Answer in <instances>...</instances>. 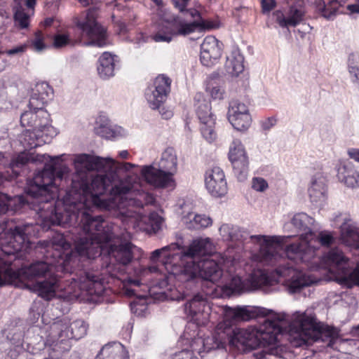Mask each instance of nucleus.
Segmentation results:
<instances>
[{
	"mask_svg": "<svg viewBox=\"0 0 359 359\" xmlns=\"http://www.w3.org/2000/svg\"><path fill=\"white\" fill-rule=\"evenodd\" d=\"M224 90L219 86H212L210 90V94L213 99H222Z\"/></svg>",
	"mask_w": 359,
	"mask_h": 359,
	"instance_id": "55",
	"label": "nucleus"
},
{
	"mask_svg": "<svg viewBox=\"0 0 359 359\" xmlns=\"http://www.w3.org/2000/svg\"><path fill=\"white\" fill-rule=\"evenodd\" d=\"M117 56L108 52H104L100 57L97 66V72L100 78L107 79L114 76Z\"/></svg>",
	"mask_w": 359,
	"mask_h": 359,
	"instance_id": "27",
	"label": "nucleus"
},
{
	"mask_svg": "<svg viewBox=\"0 0 359 359\" xmlns=\"http://www.w3.org/2000/svg\"><path fill=\"white\" fill-rule=\"evenodd\" d=\"M104 248H108V253L111 259H114L117 263L126 266L131 262L133 259V249L135 248L130 242L116 244L112 239Z\"/></svg>",
	"mask_w": 359,
	"mask_h": 359,
	"instance_id": "22",
	"label": "nucleus"
},
{
	"mask_svg": "<svg viewBox=\"0 0 359 359\" xmlns=\"http://www.w3.org/2000/svg\"><path fill=\"white\" fill-rule=\"evenodd\" d=\"M359 58L352 53L348 56V72L351 74V81L357 84L359 88Z\"/></svg>",
	"mask_w": 359,
	"mask_h": 359,
	"instance_id": "42",
	"label": "nucleus"
},
{
	"mask_svg": "<svg viewBox=\"0 0 359 359\" xmlns=\"http://www.w3.org/2000/svg\"><path fill=\"white\" fill-rule=\"evenodd\" d=\"M276 123V119L273 117H269L262 123V127L264 130L271 129Z\"/></svg>",
	"mask_w": 359,
	"mask_h": 359,
	"instance_id": "57",
	"label": "nucleus"
},
{
	"mask_svg": "<svg viewBox=\"0 0 359 359\" xmlns=\"http://www.w3.org/2000/svg\"><path fill=\"white\" fill-rule=\"evenodd\" d=\"M349 158L353 159L355 161L359 163V149L350 148L347 151Z\"/></svg>",
	"mask_w": 359,
	"mask_h": 359,
	"instance_id": "58",
	"label": "nucleus"
},
{
	"mask_svg": "<svg viewBox=\"0 0 359 359\" xmlns=\"http://www.w3.org/2000/svg\"><path fill=\"white\" fill-rule=\"evenodd\" d=\"M311 238H313V240L311 245L316 247L315 248V251L318 249L320 245L329 247L334 241V238L332 233L327 231H321L317 235L313 233V237L309 238L310 240Z\"/></svg>",
	"mask_w": 359,
	"mask_h": 359,
	"instance_id": "38",
	"label": "nucleus"
},
{
	"mask_svg": "<svg viewBox=\"0 0 359 359\" xmlns=\"http://www.w3.org/2000/svg\"><path fill=\"white\" fill-rule=\"evenodd\" d=\"M73 21L81 32V36L89 39L88 41L83 43L84 45L98 47H104L107 45L105 29L99 25L92 15L87 14L83 22H81L77 17H74Z\"/></svg>",
	"mask_w": 359,
	"mask_h": 359,
	"instance_id": "12",
	"label": "nucleus"
},
{
	"mask_svg": "<svg viewBox=\"0 0 359 359\" xmlns=\"http://www.w3.org/2000/svg\"><path fill=\"white\" fill-rule=\"evenodd\" d=\"M210 104L203 100L196 108V114L201 123V132L203 137L208 142H213L217 137L215 131V118L211 112Z\"/></svg>",
	"mask_w": 359,
	"mask_h": 359,
	"instance_id": "18",
	"label": "nucleus"
},
{
	"mask_svg": "<svg viewBox=\"0 0 359 359\" xmlns=\"http://www.w3.org/2000/svg\"><path fill=\"white\" fill-rule=\"evenodd\" d=\"M241 114H250L248 106L238 100H231L229 102L227 116H232Z\"/></svg>",
	"mask_w": 359,
	"mask_h": 359,
	"instance_id": "43",
	"label": "nucleus"
},
{
	"mask_svg": "<svg viewBox=\"0 0 359 359\" xmlns=\"http://www.w3.org/2000/svg\"><path fill=\"white\" fill-rule=\"evenodd\" d=\"M347 0H332L325 4L323 0H319L316 5V10L322 17L327 20H333L339 13V8L342 6Z\"/></svg>",
	"mask_w": 359,
	"mask_h": 359,
	"instance_id": "28",
	"label": "nucleus"
},
{
	"mask_svg": "<svg viewBox=\"0 0 359 359\" xmlns=\"http://www.w3.org/2000/svg\"><path fill=\"white\" fill-rule=\"evenodd\" d=\"M222 43L215 36H206L201 45L200 60L203 65L211 67L216 64L222 55Z\"/></svg>",
	"mask_w": 359,
	"mask_h": 359,
	"instance_id": "19",
	"label": "nucleus"
},
{
	"mask_svg": "<svg viewBox=\"0 0 359 359\" xmlns=\"http://www.w3.org/2000/svg\"><path fill=\"white\" fill-rule=\"evenodd\" d=\"M36 0H25V4L27 8H33L35 6Z\"/></svg>",
	"mask_w": 359,
	"mask_h": 359,
	"instance_id": "64",
	"label": "nucleus"
},
{
	"mask_svg": "<svg viewBox=\"0 0 359 359\" xmlns=\"http://www.w3.org/2000/svg\"><path fill=\"white\" fill-rule=\"evenodd\" d=\"M32 43L35 50L38 52L42 51L46 48V45L44 43V36L41 31H38L35 33Z\"/></svg>",
	"mask_w": 359,
	"mask_h": 359,
	"instance_id": "49",
	"label": "nucleus"
},
{
	"mask_svg": "<svg viewBox=\"0 0 359 359\" xmlns=\"http://www.w3.org/2000/svg\"><path fill=\"white\" fill-rule=\"evenodd\" d=\"M276 6L275 0H262L263 13L270 12Z\"/></svg>",
	"mask_w": 359,
	"mask_h": 359,
	"instance_id": "56",
	"label": "nucleus"
},
{
	"mask_svg": "<svg viewBox=\"0 0 359 359\" xmlns=\"http://www.w3.org/2000/svg\"><path fill=\"white\" fill-rule=\"evenodd\" d=\"M149 224L154 233L158 232L162 227L163 219L156 212L151 213L149 217Z\"/></svg>",
	"mask_w": 359,
	"mask_h": 359,
	"instance_id": "47",
	"label": "nucleus"
},
{
	"mask_svg": "<svg viewBox=\"0 0 359 359\" xmlns=\"http://www.w3.org/2000/svg\"><path fill=\"white\" fill-rule=\"evenodd\" d=\"M272 282L273 280L262 270L253 271L248 279L250 290H256L262 286L271 285H272Z\"/></svg>",
	"mask_w": 359,
	"mask_h": 359,
	"instance_id": "35",
	"label": "nucleus"
},
{
	"mask_svg": "<svg viewBox=\"0 0 359 359\" xmlns=\"http://www.w3.org/2000/svg\"><path fill=\"white\" fill-rule=\"evenodd\" d=\"M163 28L153 36L156 42L169 43L173 36H186L194 32L197 29L200 30L211 29L218 26L210 21H193L186 22L184 20L174 15H165L163 17Z\"/></svg>",
	"mask_w": 359,
	"mask_h": 359,
	"instance_id": "10",
	"label": "nucleus"
},
{
	"mask_svg": "<svg viewBox=\"0 0 359 359\" xmlns=\"http://www.w3.org/2000/svg\"><path fill=\"white\" fill-rule=\"evenodd\" d=\"M29 111H26L22 114L20 116V123L22 127L29 126L32 128H34V119L38 117V109L31 108L29 106Z\"/></svg>",
	"mask_w": 359,
	"mask_h": 359,
	"instance_id": "44",
	"label": "nucleus"
},
{
	"mask_svg": "<svg viewBox=\"0 0 359 359\" xmlns=\"http://www.w3.org/2000/svg\"><path fill=\"white\" fill-rule=\"evenodd\" d=\"M123 346L121 344L106 345L95 359H127Z\"/></svg>",
	"mask_w": 359,
	"mask_h": 359,
	"instance_id": "33",
	"label": "nucleus"
},
{
	"mask_svg": "<svg viewBox=\"0 0 359 359\" xmlns=\"http://www.w3.org/2000/svg\"><path fill=\"white\" fill-rule=\"evenodd\" d=\"M205 183L208 192L214 197H222L227 193L225 175L219 167H213L206 172Z\"/></svg>",
	"mask_w": 359,
	"mask_h": 359,
	"instance_id": "20",
	"label": "nucleus"
},
{
	"mask_svg": "<svg viewBox=\"0 0 359 359\" xmlns=\"http://www.w3.org/2000/svg\"><path fill=\"white\" fill-rule=\"evenodd\" d=\"M100 133L106 139H116L125 136L126 131L121 126H110L102 127Z\"/></svg>",
	"mask_w": 359,
	"mask_h": 359,
	"instance_id": "41",
	"label": "nucleus"
},
{
	"mask_svg": "<svg viewBox=\"0 0 359 359\" xmlns=\"http://www.w3.org/2000/svg\"><path fill=\"white\" fill-rule=\"evenodd\" d=\"M224 316L227 320H248L251 318L250 312L245 308L237 307L235 309L225 306L224 308Z\"/></svg>",
	"mask_w": 359,
	"mask_h": 359,
	"instance_id": "36",
	"label": "nucleus"
},
{
	"mask_svg": "<svg viewBox=\"0 0 359 359\" xmlns=\"http://www.w3.org/2000/svg\"><path fill=\"white\" fill-rule=\"evenodd\" d=\"M26 48L25 45H20L11 49H5L4 53L9 56L20 55L25 51Z\"/></svg>",
	"mask_w": 359,
	"mask_h": 359,
	"instance_id": "54",
	"label": "nucleus"
},
{
	"mask_svg": "<svg viewBox=\"0 0 359 359\" xmlns=\"http://www.w3.org/2000/svg\"><path fill=\"white\" fill-rule=\"evenodd\" d=\"M349 344H353L359 350V339H347L346 340Z\"/></svg>",
	"mask_w": 359,
	"mask_h": 359,
	"instance_id": "63",
	"label": "nucleus"
},
{
	"mask_svg": "<svg viewBox=\"0 0 359 359\" xmlns=\"http://www.w3.org/2000/svg\"><path fill=\"white\" fill-rule=\"evenodd\" d=\"M51 270L52 266L46 262H36L29 266L22 267L20 272L23 278L36 280L35 283L29 285L28 287L47 301L55 296L57 287V278Z\"/></svg>",
	"mask_w": 359,
	"mask_h": 359,
	"instance_id": "9",
	"label": "nucleus"
},
{
	"mask_svg": "<svg viewBox=\"0 0 359 359\" xmlns=\"http://www.w3.org/2000/svg\"><path fill=\"white\" fill-rule=\"evenodd\" d=\"M74 165L76 175L62 200L55 201L50 191L53 188L57 190L53 166L46 167L42 174L36 176L27 191L41 194L32 203L44 226L78 224L72 238L74 250L81 258L93 259L102 254L104 244L113 239L114 233L112 226L102 216L92 215L87 203L106 210L117 206L123 209L121 214L125 219L137 220L140 210L152 203L154 198L144 191H138L135 196L133 187L112 184L121 172L130 171L136 167L135 164L82 154L76 156Z\"/></svg>",
	"mask_w": 359,
	"mask_h": 359,
	"instance_id": "1",
	"label": "nucleus"
},
{
	"mask_svg": "<svg viewBox=\"0 0 359 359\" xmlns=\"http://www.w3.org/2000/svg\"><path fill=\"white\" fill-rule=\"evenodd\" d=\"M88 330V325L83 320L78 319L70 323L67 318L54 322L52 325L40 327L32 325L23 334L20 327L9 331L7 334L8 355L16 359L20 353L30 346H39L41 349L45 346H57L69 339L78 340L83 337Z\"/></svg>",
	"mask_w": 359,
	"mask_h": 359,
	"instance_id": "3",
	"label": "nucleus"
},
{
	"mask_svg": "<svg viewBox=\"0 0 359 359\" xmlns=\"http://www.w3.org/2000/svg\"><path fill=\"white\" fill-rule=\"evenodd\" d=\"M347 10L351 14H359V0H355L354 4L348 5Z\"/></svg>",
	"mask_w": 359,
	"mask_h": 359,
	"instance_id": "59",
	"label": "nucleus"
},
{
	"mask_svg": "<svg viewBox=\"0 0 359 359\" xmlns=\"http://www.w3.org/2000/svg\"><path fill=\"white\" fill-rule=\"evenodd\" d=\"M326 262L330 271L338 276L341 283L348 287L359 286V265L353 269L343 252L337 248L332 249L326 255Z\"/></svg>",
	"mask_w": 359,
	"mask_h": 359,
	"instance_id": "11",
	"label": "nucleus"
},
{
	"mask_svg": "<svg viewBox=\"0 0 359 359\" xmlns=\"http://www.w3.org/2000/svg\"><path fill=\"white\" fill-rule=\"evenodd\" d=\"M228 120L231 126L238 131H244L248 129L252 122L250 114L228 116Z\"/></svg>",
	"mask_w": 359,
	"mask_h": 359,
	"instance_id": "37",
	"label": "nucleus"
},
{
	"mask_svg": "<svg viewBox=\"0 0 359 359\" xmlns=\"http://www.w3.org/2000/svg\"><path fill=\"white\" fill-rule=\"evenodd\" d=\"M53 243L57 245L58 246L64 249H65L67 247V245H69L67 242H66L64 236L62 235L58 236L57 238H55Z\"/></svg>",
	"mask_w": 359,
	"mask_h": 359,
	"instance_id": "60",
	"label": "nucleus"
},
{
	"mask_svg": "<svg viewBox=\"0 0 359 359\" xmlns=\"http://www.w3.org/2000/svg\"><path fill=\"white\" fill-rule=\"evenodd\" d=\"M177 169V157L174 148H166L161 154L158 167L154 165L140 167L142 178L155 187H172L173 175Z\"/></svg>",
	"mask_w": 359,
	"mask_h": 359,
	"instance_id": "8",
	"label": "nucleus"
},
{
	"mask_svg": "<svg viewBox=\"0 0 359 359\" xmlns=\"http://www.w3.org/2000/svg\"><path fill=\"white\" fill-rule=\"evenodd\" d=\"M180 250V246L177 243H171L170 245L154 250L151 253L150 259L152 262H156L161 257H163L167 260L171 258L176 259L177 257L184 263V259L182 257L184 249H182L180 253L175 252V250Z\"/></svg>",
	"mask_w": 359,
	"mask_h": 359,
	"instance_id": "29",
	"label": "nucleus"
},
{
	"mask_svg": "<svg viewBox=\"0 0 359 359\" xmlns=\"http://www.w3.org/2000/svg\"><path fill=\"white\" fill-rule=\"evenodd\" d=\"M314 219L304 212L295 214L291 219V223L294 227L299 232H302L299 236V242H294L287 246H284L283 241V237H280V243L282 249H280L278 259L283 255L288 259H290L296 264L309 262L315 255V245H311L313 232L312 226L314 224Z\"/></svg>",
	"mask_w": 359,
	"mask_h": 359,
	"instance_id": "7",
	"label": "nucleus"
},
{
	"mask_svg": "<svg viewBox=\"0 0 359 359\" xmlns=\"http://www.w3.org/2000/svg\"><path fill=\"white\" fill-rule=\"evenodd\" d=\"M211 251L212 243L208 238L194 240L187 248L183 250L182 257L184 259V265L175 274L177 279L184 284L182 290L191 288L201 278L212 283L220 280L222 276L220 264L222 262L224 264L228 258L222 257L218 262L214 259H200Z\"/></svg>",
	"mask_w": 359,
	"mask_h": 359,
	"instance_id": "5",
	"label": "nucleus"
},
{
	"mask_svg": "<svg viewBox=\"0 0 359 359\" xmlns=\"http://www.w3.org/2000/svg\"><path fill=\"white\" fill-rule=\"evenodd\" d=\"M304 11L297 8L296 6H291L288 12V22L289 26L296 27L304 19Z\"/></svg>",
	"mask_w": 359,
	"mask_h": 359,
	"instance_id": "45",
	"label": "nucleus"
},
{
	"mask_svg": "<svg viewBox=\"0 0 359 359\" xmlns=\"http://www.w3.org/2000/svg\"><path fill=\"white\" fill-rule=\"evenodd\" d=\"M190 0H172V3L175 8L178 9L180 12L184 13L186 15H189L196 19L194 21L201 22L204 21L200 15V13L196 9H186V7Z\"/></svg>",
	"mask_w": 359,
	"mask_h": 359,
	"instance_id": "39",
	"label": "nucleus"
},
{
	"mask_svg": "<svg viewBox=\"0 0 359 359\" xmlns=\"http://www.w3.org/2000/svg\"><path fill=\"white\" fill-rule=\"evenodd\" d=\"M184 311L196 323H204L211 311L207 295L201 292L191 295L184 304Z\"/></svg>",
	"mask_w": 359,
	"mask_h": 359,
	"instance_id": "15",
	"label": "nucleus"
},
{
	"mask_svg": "<svg viewBox=\"0 0 359 359\" xmlns=\"http://www.w3.org/2000/svg\"><path fill=\"white\" fill-rule=\"evenodd\" d=\"M243 61L244 57L238 50L232 51L225 63L226 72L232 76H238L244 70Z\"/></svg>",
	"mask_w": 359,
	"mask_h": 359,
	"instance_id": "32",
	"label": "nucleus"
},
{
	"mask_svg": "<svg viewBox=\"0 0 359 359\" xmlns=\"http://www.w3.org/2000/svg\"><path fill=\"white\" fill-rule=\"evenodd\" d=\"M32 226L29 223L17 224L9 229L7 245L4 246L2 252L8 255H15L26 250L29 247L28 236L31 234Z\"/></svg>",
	"mask_w": 359,
	"mask_h": 359,
	"instance_id": "14",
	"label": "nucleus"
},
{
	"mask_svg": "<svg viewBox=\"0 0 359 359\" xmlns=\"http://www.w3.org/2000/svg\"><path fill=\"white\" fill-rule=\"evenodd\" d=\"M225 287L231 294L240 293L245 289L244 284L238 276L233 277L230 283Z\"/></svg>",
	"mask_w": 359,
	"mask_h": 359,
	"instance_id": "46",
	"label": "nucleus"
},
{
	"mask_svg": "<svg viewBox=\"0 0 359 359\" xmlns=\"http://www.w3.org/2000/svg\"><path fill=\"white\" fill-rule=\"evenodd\" d=\"M194 358L191 351L184 349L171 355L169 359H194Z\"/></svg>",
	"mask_w": 359,
	"mask_h": 359,
	"instance_id": "52",
	"label": "nucleus"
},
{
	"mask_svg": "<svg viewBox=\"0 0 359 359\" xmlns=\"http://www.w3.org/2000/svg\"><path fill=\"white\" fill-rule=\"evenodd\" d=\"M38 109V117L34 119V129L48 140L56 135L55 128L50 124V114L43 108Z\"/></svg>",
	"mask_w": 359,
	"mask_h": 359,
	"instance_id": "24",
	"label": "nucleus"
},
{
	"mask_svg": "<svg viewBox=\"0 0 359 359\" xmlns=\"http://www.w3.org/2000/svg\"><path fill=\"white\" fill-rule=\"evenodd\" d=\"M158 110H159L160 114H161L163 118L165 119H169L172 116V112L171 111L166 110V111L162 112V110H164V108L163 106Z\"/></svg>",
	"mask_w": 359,
	"mask_h": 359,
	"instance_id": "61",
	"label": "nucleus"
},
{
	"mask_svg": "<svg viewBox=\"0 0 359 359\" xmlns=\"http://www.w3.org/2000/svg\"><path fill=\"white\" fill-rule=\"evenodd\" d=\"M273 18L281 27H289L288 18L285 17L283 12L280 10H277L273 13Z\"/></svg>",
	"mask_w": 359,
	"mask_h": 359,
	"instance_id": "50",
	"label": "nucleus"
},
{
	"mask_svg": "<svg viewBox=\"0 0 359 359\" xmlns=\"http://www.w3.org/2000/svg\"><path fill=\"white\" fill-rule=\"evenodd\" d=\"M258 313L262 316L258 326H250L246 329H237L233 337L226 338L232 330L227 325L219 324L216 334L202 341L204 351L224 348L227 341L238 350L248 351L259 346H271L266 350L253 353L252 359H272L273 356L280 359L285 358L284 348L276 345L280 337H292L291 343L294 346H302L309 344V339L322 341L327 346L335 348L339 339L338 329L324 324H316L312 317L305 313H296L292 322L290 323L285 313H277L272 310L259 308Z\"/></svg>",
	"mask_w": 359,
	"mask_h": 359,
	"instance_id": "2",
	"label": "nucleus"
},
{
	"mask_svg": "<svg viewBox=\"0 0 359 359\" xmlns=\"http://www.w3.org/2000/svg\"><path fill=\"white\" fill-rule=\"evenodd\" d=\"M276 271L280 276L285 278L290 293L298 292L303 287L313 283V280L309 276L302 271L295 269L292 266H280Z\"/></svg>",
	"mask_w": 359,
	"mask_h": 359,
	"instance_id": "17",
	"label": "nucleus"
},
{
	"mask_svg": "<svg viewBox=\"0 0 359 359\" xmlns=\"http://www.w3.org/2000/svg\"><path fill=\"white\" fill-rule=\"evenodd\" d=\"M20 142L26 149H31L47 142L48 140L34 128L25 130L20 137Z\"/></svg>",
	"mask_w": 359,
	"mask_h": 359,
	"instance_id": "30",
	"label": "nucleus"
},
{
	"mask_svg": "<svg viewBox=\"0 0 359 359\" xmlns=\"http://www.w3.org/2000/svg\"><path fill=\"white\" fill-rule=\"evenodd\" d=\"M171 80L165 75H158L145 90V98L152 109H160L170 91Z\"/></svg>",
	"mask_w": 359,
	"mask_h": 359,
	"instance_id": "13",
	"label": "nucleus"
},
{
	"mask_svg": "<svg viewBox=\"0 0 359 359\" xmlns=\"http://www.w3.org/2000/svg\"><path fill=\"white\" fill-rule=\"evenodd\" d=\"M268 184L265 180L261 177H254L252 182V188L255 191L262 192L266 189Z\"/></svg>",
	"mask_w": 359,
	"mask_h": 359,
	"instance_id": "51",
	"label": "nucleus"
},
{
	"mask_svg": "<svg viewBox=\"0 0 359 359\" xmlns=\"http://www.w3.org/2000/svg\"><path fill=\"white\" fill-rule=\"evenodd\" d=\"M224 240L231 241L245 242L256 245L255 251L257 260L269 264H272L278 260V256L282 245L280 238L276 236H250L246 230L238 226L224 224L219 229Z\"/></svg>",
	"mask_w": 359,
	"mask_h": 359,
	"instance_id": "6",
	"label": "nucleus"
},
{
	"mask_svg": "<svg viewBox=\"0 0 359 359\" xmlns=\"http://www.w3.org/2000/svg\"><path fill=\"white\" fill-rule=\"evenodd\" d=\"M30 162L43 163L44 167L41 171L38 172L34 175L33 179L27 180L25 192L28 198H25L23 196L20 195L10 196L8 194L0 193V215H14L22 213L24 210L27 208L33 209L32 202L35 198L41 197V194L39 191L35 195L32 194L27 191V189L29 184L34 180L36 176L42 174L46 169V167L53 166L55 168L54 180H62L65 173L67 172V168L62 165L59 163L58 156L53 157L48 154H34L33 153L21 152L9 162L8 158L5 156V154L0 152V165L6 168V165H8L6 175L1 172L4 176L7 177V178H3L2 180L17 177L20 173L21 168Z\"/></svg>",
	"mask_w": 359,
	"mask_h": 359,
	"instance_id": "4",
	"label": "nucleus"
},
{
	"mask_svg": "<svg viewBox=\"0 0 359 359\" xmlns=\"http://www.w3.org/2000/svg\"><path fill=\"white\" fill-rule=\"evenodd\" d=\"M81 39L79 41L72 40L68 33H57L53 36V46L56 49H60L68 45L74 46L78 42H81Z\"/></svg>",
	"mask_w": 359,
	"mask_h": 359,
	"instance_id": "40",
	"label": "nucleus"
},
{
	"mask_svg": "<svg viewBox=\"0 0 359 359\" xmlns=\"http://www.w3.org/2000/svg\"><path fill=\"white\" fill-rule=\"evenodd\" d=\"M179 293H180L179 296H177L176 297H173L174 299H175L177 301H180V299H187L189 297V294L188 293V292L179 291Z\"/></svg>",
	"mask_w": 359,
	"mask_h": 359,
	"instance_id": "62",
	"label": "nucleus"
},
{
	"mask_svg": "<svg viewBox=\"0 0 359 359\" xmlns=\"http://www.w3.org/2000/svg\"><path fill=\"white\" fill-rule=\"evenodd\" d=\"M53 90L46 82L36 84L29 99V106L31 108H43L44 104L53 99Z\"/></svg>",
	"mask_w": 359,
	"mask_h": 359,
	"instance_id": "23",
	"label": "nucleus"
},
{
	"mask_svg": "<svg viewBox=\"0 0 359 359\" xmlns=\"http://www.w3.org/2000/svg\"><path fill=\"white\" fill-rule=\"evenodd\" d=\"M41 310L36 306H33L30 308L29 319L31 323L34 324L38 321L41 317Z\"/></svg>",
	"mask_w": 359,
	"mask_h": 359,
	"instance_id": "53",
	"label": "nucleus"
},
{
	"mask_svg": "<svg viewBox=\"0 0 359 359\" xmlns=\"http://www.w3.org/2000/svg\"><path fill=\"white\" fill-rule=\"evenodd\" d=\"M334 221L339 223L342 241L346 245L359 248V227L346 215H339Z\"/></svg>",
	"mask_w": 359,
	"mask_h": 359,
	"instance_id": "21",
	"label": "nucleus"
},
{
	"mask_svg": "<svg viewBox=\"0 0 359 359\" xmlns=\"http://www.w3.org/2000/svg\"><path fill=\"white\" fill-rule=\"evenodd\" d=\"M83 276H81L79 281L86 285L87 290L89 293H95L100 294L102 292V285L101 278L97 273H94L90 271H83Z\"/></svg>",
	"mask_w": 359,
	"mask_h": 359,
	"instance_id": "31",
	"label": "nucleus"
},
{
	"mask_svg": "<svg viewBox=\"0 0 359 359\" xmlns=\"http://www.w3.org/2000/svg\"><path fill=\"white\" fill-rule=\"evenodd\" d=\"M15 20L21 28H26L29 25V15L22 9H18L14 15Z\"/></svg>",
	"mask_w": 359,
	"mask_h": 359,
	"instance_id": "48",
	"label": "nucleus"
},
{
	"mask_svg": "<svg viewBox=\"0 0 359 359\" xmlns=\"http://www.w3.org/2000/svg\"><path fill=\"white\" fill-rule=\"evenodd\" d=\"M325 180L320 174L313 175L308 187V194L312 203L323 201L325 197Z\"/></svg>",
	"mask_w": 359,
	"mask_h": 359,
	"instance_id": "25",
	"label": "nucleus"
},
{
	"mask_svg": "<svg viewBox=\"0 0 359 359\" xmlns=\"http://www.w3.org/2000/svg\"><path fill=\"white\" fill-rule=\"evenodd\" d=\"M337 177L348 187L357 188L359 187V172L351 164H344L339 167Z\"/></svg>",
	"mask_w": 359,
	"mask_h": 359,
	"instance_id": "26",
	"label": "nucleus"
},
{
	"mask_svg": "<svg viewBox=\"0 0 359 359\" xmlns=\"http://www.w3.org/2000/svg\"><path fill=\"white\" fill-rule=\"evenodd\" d=\"M229 158L237 179L242 182L248 174V158L244 146L239 140H234L230 145Z\"/></svg>",
	"mask_w": 359,
	"mask_h": 359,
	"instance_id": "16",
	"label": "nucleus"
},
{
	"mask_svg": "<svg viewBox=\"0 0 359 359\" xmlns=\"http://www.w3.org/2000/svg\"><path fill=\"white\" fill-rule=\"evenodd\" d=\"M212 219L205 215H194L189 213L187 218H184V223L189 229H198L206 228L212 224Z\"/></svg>",
	"mask_w": 359,
	"mask_h": 359,
	"instance_id": "34",
	"label": "nucleus"
}]
</instances>
